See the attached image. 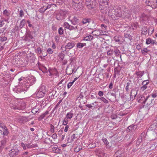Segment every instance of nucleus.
<instances>
[{
	"label": "nucleus",
	"instance_id": "nucleus-1",
	"mask_svg": "<svg viewBox=\"0 0 157 157\" xmlns=\"http://www.w3.org/2000/svg\"><path fill=\"white\" fill-rule=\"evenodd\" d=\"M36 82V78L34 77L29 78L26 81H24L22 85L17 88V93H21L26 91L29 86L34 84Z\"/></svg>",
	"mask_w": 157,
	"mask_h": 157
},
{
	"label": "nucleus",
	"instance_id": "nucleus-2",
	"mask_svg": "<svg viewBox=\"0 0 157 157\" xmlns=\"http://www.w3.org/2000/svg\"><path fill=\"white\" fill-rule=\"evenodd\" d=\"M22 104H23V105L21 106V104L18 102L17 100L13 98L11 99L10 101V106L13 109H23L25 108V105L24 103H21V105Z\"/></svg>",
	"mask_w": 157,
	"mask_h": 157
},
{
	"label": "nucleus",
	"instance_id": "nucleus-3",
	"mask_svg": "<svg viewBox=\"0 0 157 157\" xmlns=\"http://www.w3.org/2000/svg\"><path fill=\"white\" fill-rule=\"evenodd\" d=\"M109 0H100V8L102 13L106 14L109 8Z\"/></svg>",
	"mask_w": 157,
	"mask_h": 157
},
{
	"label": "nucleus",
	"instance_id": "nucleus-4",
	"mask_svg": "<svg viewBox=\"0 0 157 157\" xmlns=\"http://www.w3.org/2000/svg\"><path fill=\"white\" fill-rule=\"evenodd\" d=\"M140 99L142 100H144L143 103L144 104V105H145L147 107L151 106L153 104V101L154 99L152 98V97L151 96L148 95L146 96L145 98L144 96H142L141 97V98Z\"/></svg>",
	"mask_w": 157,
	"mask_h": 157
},
{
	"label": "nucleus",
	"instance_id": "nucleus-5",
	"mask_svg": "<svg viewBox=\"0 0 157 157\" xmlns=\"http://www.w3.org/2000/svg\"><path fill=\"white\" fill-rule=\"evenodd\" d=\"M98 0H86V5L87 8L90 9L94 7L98 4Z\"/></svg>",
	"mask_w": 157,
	"mask_h": 157
},
{
	"label": "nucleus",
	"instance_id": "nucleus-6",
	"mask_svg": "<svg viewBox=\"0 0 157 157\" xmlns=\"http://www.w3.org/2000/svg\"><path fill=\"white\" fill-rule=\"evenodd\" d=\"M9 132L7 127L3 124H0V134L6 136L8 135Z\"/></svg>",
	"mask_w": 157,
	"mask_h": 157
},
{
	"label": "nucleus",
	"instance_id": "nucleus-7",
	"mask_svg": "<svg viewBox=\"0 0 157 157\" xmlns=\"http://www.w3.org/2000/svg\"><path fill=\"white\" fill-rule=\"evenodd\" d=\"M84 2L72 3V6L74 9L77 10H82L83 7Z\"/></svg>",
	"mask_w": 157,
	"mask_h": 157
},
{
	"label": "nucleus",
	"instance_id": "nucleus-8",
	"mask_svg": "<svg viewBox=\"0 0 157 157\" xmlns=\"http://www.w3.org/2000/svg\"><path fill=\"white\" fill-rule=\"evenodd\" d=\"M67 13V12L66 11L60 10L59 13L56 14V19L60 20L64 19Z\"/></svg>",
	"mask_w": 157,
	"mask_h": 157
},
{
	"label": "nucleus",
	"instance_id": "nucleus-9",
	"mask_svg": "<svg viewBox=\"0 0 157 157\" xmlns=\"http://www.w3.org/2000/svg\"><path fill=\"white\" fill-rule=\"evenodd\" d=\"M146 3L148 6L151 7L153 9L157 8V0H146Z\"/></svg>",
	"mask_w": 157,
	"mask_h": 157
},
{
	"label": "nucleus",
	"instance_id": "nucleus-10",
	"mask_svg": "<svg viewBox=\"0 0 157 157\" xmlns=\"http://www.w3.org/2000/svg\"><path fill=\"white\" fill-rule=\"evenodd\" d=\"M20 154L19 151L17 149L13 148L9 151V155L11 157L15 156Z\"/></svg>",
	"mask_w": 157,
	"mask_h": 157
},
{
	"label": "nucleus",
	"instance_id": "nucleus-11",
	"mask_svg": "<svg viewBox=\"0 0 157 157\" xmlns=\"http://www.w3.org/2000/svg\"><path fill=\"white\" fill-rule=\"evenodd\" d=\"M33 33L31 31H29L27 32L24 37V40L26 41H30L31 39L33 38Z\"/></svg>",
	"mask_w": 157,
	"mask_h": 157
},
{
	"label": "nucleus",
	"instance_id": "nucleus-12",
	"mask_svg": "<svg viewBox=\"0 0 157 157\" xmlns=\"http://www.w3.org/2000/svg\"><path fill=\"white\" fill-rule=\"evenodd\" d=\"M150 29H149L148 31V28L147 26H142L141 29V35L145 36H146L147 35H149Z\"/></svg>",
	"mask_w": 157,
	"mask_h": 157
},
{
	"label": "nucleus",
	"instance_id": "nucleus-13",
	"mask_svg": "<svg viewBox=\"0 0 157 157\" xmlns=\"http://www.w3.org/2000/svg\"><path fill=\"white\" fill-rule=\"evenodd\" d=\"M49 98L51 99L55 98L58 95V93L55 90H52L49 94Z\"/></svg>",
	"mask_w": 157,
	"mask_h": 157
},
{
	"label": "nucleus",
	"instance_id": "nucleus-14",
	"mask_svg": "<svg viewBox=\"0 0 157 157\" xmlns=\"http://www.w3.org/2000/svg\"><path fill=\"white\" fill-rule=\"evenodd\" d=\"M21 145L24 150H26L27 148H29L34 147L33 144H32L31 143L27 144H24L23 142H21Z\"/></svg>",
	"mask_w": 157,
	"mask_h": 157
},
{
	"label": "nucleus",
	"instance_id": "nucleus-15",
	"mask_svg": "<svg viewBox=\"0 0 157 157\" xmlns=\"http://www.w3.org/2000/svg\"><path fill=\"white\" fill-rule=\"evenodd\" d=\"M124 10L122 11L121 9H116L115 10V15L117 17H121L124 16Z\"/></svg>",
	"mask_w": 157,
	"mask_h": 157
},
{
	"label": "nucleus",
	"instance_id": "nucleus-16",
	"mask_svg": "<svg viewBox=\"0 0 157 157\" xmlns=\"http://www.w3.org/2000/svg\"><path fill=\"white\" fill-rule=\"evenodd\" d=\"M108 10V15L109 16H111L113 15H115L116 9H114L112 6L109 7Z\"/></svg>",
	"mask_w": 157,
	"mask_h": 157
},
{
	"label": "nucleus",
	"instance_id": "nucleus-17",
	"mask_svg": "<svg viewBox=\"0 0 157 157\" xmlns=\"http://www.w3.org/2000/svg\"><path fill=\"white\" fill-rule=\"evenodd\" d=\"M71 24L74 25H77L79 23V19L77 17H74L73 18L71 19H69Z\"/></svg>",
	"mask_w": 157,
	"mask_h": 157
},
{
	"label": "nucleus",
	"instance_id": "nucleus-18",
	"mask_svg": "<svg viewBox=\"0 0 157 157\" xmlns=\"http://www.w3.org/2000/svg\"><path fill=\"white\" fill-rule=\"evenodd\" d=\"M124 16L126 17L129 18L131 15V12L127 9L124 8Z\"/></svg>",
	"mask_w": 157,
	"mask_h": 157
},
{
	"label": "nucleus",
	"instance_id": "nucleus-19",
	"mask_svg": "<svg viewBox=\"0 0 157 157\" xmlns=\"http://www.w3.org/2000/svg\"><path fill=\"white\" fill-rule=\"evenodd\" d=\"M75 45V44L73 42H69L65 46V48L66 50L67 49H71L73 48Z\"/></svg>",
	"mask_w": 157,
	"mask_h": 157
},
{
	"label": "nucleus",
	"instance_id": "nucleus-20",
	"mask_svg": "<svg viewBox=\"0 0 157 157\" xmlns=\"http://www.w3.org/2000/svg\"><path fill=\"white\" fill-rule=\"evenodd\" d=\"M148 83L149 82L147 80H145L142 83V84L143 85V86L141 87L140 90L142 91H143L144 90H146L147 88V85L148 84Z\"/></svg>",
	"mask_w": 157,
	"mask_h": 157
},
{
	"label": "nucleus",
	"instance_id": "nucleus-21",
	"mask_svg": "<svg viewBox=\"0 0 157 157\" xmlns=\"http://www.w3.org/2000/svg\"><path fill=\"white\" fill-rule=\"evenodd\" d=\"M137 128V126L136 125L132 124L127 127L126 131L127 132H129L132 130H135Z\"/></svg>",
	"mask_w": 157,
	"mask_h": 157
},
{
	"label": "nucleus",
	"instance_id": "nucleus-22",
	"mask_svg": "<svg viewBox=\"0 0 157 157\" xmlns=\"http://www.w3.org/2000/svg\"><path fill=\"white\" fill-rule=\"evenodd\" d=\"M143 71H136L134 74L135 77L138 78L141 77L144 75Z\"/></svg>",
	"mask_w": 157,
	"mask_h": 157
},
{
	"label": "nucleus",
	"instance_id": "nucleus-23",
	"mask_svg": "<svg viewBox=\"0 0 157 157\" xmlns=\"http://www.w3.org/2000/svg\"><path fill=\"white\" fill-rule=\"evenodd\" d=\"M146 44H151L154 45L155 44L154 41L150 38H148L146 40Z\"/></svg>",
	"mask_w": 157,
	"mask_h": 157
},
{
	"label": "nucleus",
	"instance_id": "nucleus-24",
	"mask_svg": "<svg viewBox=\"0 0 157 157\" xmlns=\"http://www.w3.org/2000/svg\"><path fill=\"white\" fill-rule=\"evenodd\" d=\"M91 19L88 18H84L82 19V22L83 24H86L87 23H89L91 21Z\"/></svg>",
	"mask_w": 157,
	"mask_h": 157
},
{
	"label": "nucleus",
	"instance_id": "nucleus-25",
	"mask_svg": "<svg viewBox=\"0 0 157 157\" xmlns=\"http://www.w3.org/2000/svg\"><path fill=\"white\" fill-rule=\"evenodd\" d=\"M131 83L130 82H128L126 84L125 87V90L127 92H128L129 89H131Z\"/></svg>",
	"mask_w": 157,
	"mask_h": 157
},
{
	"label": "nucleus",
	"instance_id": "nucleus-26",
	"mask_svg": "<svg viewBox=\"0 0 157 157\" xmlns=\"http://www.w3.org/2000/svg\"><path fill=\"white\" fill-rule=\"evenodd\" d=\"M93 36L90 35L84 37V40L86 41H90L93 40Z\"/></svg>",
	"mask_w": 157,
	"mask_h": 157
},
{
	"label": "nucleus",
	"instance_id": "nucleus-27",
	"mask_svg": "<svg viewBox=\"0 0 157 157\" xmlns=\"http://www.w3.org/2000/svg\"><path fill=\"white\" fill-rule=\"evenodd\" d=\"M43 52L42 50H41V48L40 47L38 48L36 50V52L38 53L39 54H40L41 53H42V54L43 55V56L45 57L47 56V54H44L43 55Z\"/></svg>",
	"mask_w": 157,
	"mask_h": 157
},
{
	"label": "nucleus",
	"instance_id": "nucleus-28",
	"mask_svg": "<svg viewBox=\"0 0 157 157\" xmlns=\"http://www.w3.org/2000/svg\"><path fill=\"white\" fill-rule=\"evenodd\" d=\"M121 36L119 35L116 36L114 37V40L116 42H118V43L120 42H121L120 40L121 39Z\"/></svg>",
	"mask_w": 157,
	"mask_h": 157
},
{
	"label": "nucleus",
	"instance_id": "nucleus-29",
	"mask_svg": "<svg viewBox=\"0 0 157 157\" xmlns=\"http://www.w3.org/2000/svg\"><path fill=\"white\" fill-rule=\"evenodd\" d=\"M3 14L6 17H9L10 13L6 10H5L3 12Z\"/></svg>",
	"mask_w": 157,
	"mask_h": 157
},
{
	"label": "nucleus",
	"instance_id": "nucleus-30",
	"mask_svg": "<svg viewBox=\"0 0 157 157\" xmlns=\"http://www.w3.org/2000/svg\"><path fill=\"white\" fill-rule=\"evenodd\" d=\"M38 91L45 94L46 93V90L45 89V86H41L39 88Z\"/></svg>",
	"mask_w": 157,
	"mask_h": 157
},
{
	"label": "nucleus",
	"instance_id": "nucleus-31",
	"mask_svg": "<svg viewBox=\"0 0 157 157\" xmlns=\"http://www.w3.org/2000/svg\"><path fill=\"white\" fill-rule=\"evenodd\" d=\"M7 139L4 138L3 139V140L1 142V145L0 146L1 147V148H4L5 146L6 142Z\"/></svg>",
	"mask_w": 157,
	"mask_h": 157
},
{
	"label": "nucleus",
	"instance_id": "nucleus-32",
	"mask_svg": "<svg viewBox=\"0 0 157 157\" xmlns=\"http://www.w3.org/2000/svg\"><path fill=\"white\" fill-rule=\"evenodd\" d=\"M52 151L55 153H59L60 152V150L59 148L57 147H54L52 148Z\"/></svg>",
	"mask_w": 157,
	"mask_h": 157
},
{
	"label": "nucleus",
	"instance_id": "nucleus-33",
	"mask_svg": "<svg viewBox=\"0 0 157 157\" xmlns=\"http://www.w3.org/2000/svg\"><path fill=\"white\" fill-rule=\"evenodd\" d=\"M86 45V44L85 43H78L77 44L76 46L78 48H81Z\"/></svg>",
	"mask_w": 157,
	"mask_h": 157
},
{
	"label": "nucleus",
	"instance_id": "nucleus-34",
	"mask_svg": "<svg viewBox=\"0 0 157 157\" xmlns=\"http://www.w3.org/2000/svg\"><path fill=\"white\" fill-rule=\"evenodd\" d=\"M45 94L38 91L36 93L37 96L39 98H42L44 96Z\"/></svg>",
	"mask_w": 157,
	"mask_h": 157
},
{
	"label": "nucleus",
	"instance_id": "nucleus-35",
	"mask_svg": "<svg viewBox=\"0 0 157 157\" xmlns=\"http://www.w3.org/2000/svg\"><path fill=\"white\" fill-rule=\"evenodd\" d=\"M73 113L71 112H70L67 113L66 118L67 119H71L72 118L73 116Z\"/></svg>",
	"mask_w": 157,
	"mask_h": 157
},
{
	"label": "nucleus",
	"instance_id": "nucleus-36",
	"mask_svg": "<svg viewBox=\"0 0 157 157\" xmlns=\"http://www.w3.org/2000/svg\"><path fill=\"white\" fill-rule=\"evenodd\" d=\"M65 55L62 53H60L58 55V57L59 58L60 60L62 61L65 56Z\"/></svg>",
	"mask_w": 157,
	"mask_h": 157
},
{
	"label": "nucleus",
	"instance_id": "nucleus-37",
	"mask_svg": "<svg viewBox=\"0 0 157 157\" xmlns=\"http://www.w3.org/2000/svg\"><path fill=\"white\" fill-rule=\"evenodd\" d=\"M82 149V147L80 146H77L74 149V151L75 152H78L81 150Z\"/></svg>",
	"mask_w": 157,
	"mask_h": 157
},
{
	"label": "nucleus",
	"instance_id": "nucleus-38",
	"mask_svg": "<svg viewBox=\"0 0 157 157\" xmlns=\"http://www.w3.org/2000/svg\"><path fill=\"white\" fill-rule=\"evenodd\" d=\"M26 21L25 19H23L20 22V28H23L25 25V23Z\"/></svg>",
	"mask_w": 157,
	"mask_h": 157
},
{
	"label": "nucleus",
	"instance_id": "nucleus-39",
	"mask_svg": "<svg viewBox=\"0 0 157 157\" xmlns=\"http://www.w3.org/2000/svg\"><path fill=\"white\" fill-rule=\"evenodd\" d=\"M69 30H75L78 29V26L76 25L75 26H73L71 25H70V27H69Z\"/></svg>",
	"mask_w": 157,
	"mask_h": 157
},
{
	"label": "nucleus",
	"instance_id": "nucleus-40",
	"mask_svg": "<svg viewBox=\"0 0 157 157\" xmlns=\"http://www.w3.org/2000/svg\"><path fill=\"white\" fill-rule=\"evenodd\" d=\"M62 101V100H60L58 102V103L57 104L55 107L54 108V109H53L52 110V112H53L59 106V105L61 103V102Z\"/></svg>",
	"mask_w": 157,
	"mask_h": 157
},
{
	"label": "nucleus",
	"instance_id": "nucleus-41",
	"mask_svg": "<svg viewBox=\"0 0 157 157\" xmlns=\"http://www.w3.org/2000/svg\"><path fill=\"white\" fill-rule=\"evenodd\" d=\"M46 6H44L41 7V8L39 10V12L41 13H43L44 11L46 10Z\"/></svg>",
	"mask_w": 157,
	"mask_h": 157
},
{
	"label": "nucleus",
	"instance_id": "nucleus-42",
	"mask_svg": "<svg viewBox=\"0 0 157 157\" xmlns=\"http://www.w3.org/2000/svg\"><path fill=\"white\" fill-rule=\"evenodd\" d=\"M98 99H100L101 100L103 101L105 103L107 104L108 103V101L104 97H101V98H98Z\"/></svg>",
	"mask_w": 157,
	"mask_h": 157
},
{
	"label": "nucleus",
	"instance_id": "nucleus-43",
	"mask_svg": "<svg viewBox=\"0 0 157 157\" xmlns=\"http://www.w3.org/2000/svg\"><path fill=\"white\" fill-rule=\"evenodd\" d=\"M124 37L125 38H128L130 40L132 39V36L131 35L128 34H125L124 35Z\"/></svg>",
	"mask_w": 157,
	"mask_h": 157
},
{
	"label": "nucleus",
	"instance_id": "nucleus-44",
	"mask_svg": "<svg viewBox=\"0 0 157 157\" xmlns=\"http://www.w3.org/2000/svg\"><path fill=\"white\" fill-rule=\"evenodd\" d=\"M147 48H144L143 50L141 51V52L142 54H143L144 55H146L147 53L148 52Z\"/></svg>",
	"mask_w": 157,
	"mask_h": 157
},
{
	"label": "nucleus",
	"instance_id": "nucleus-45",
	"mask_svg": "<svg viewBox=\"0 0 157 157\" xmlns=\"http://www.w3.org/2000/svg\"><path fill=\"white\" fill-rule=\"evenodd\" d=\"M70 25L68 24V23L67 22H65L63 24V26L67 29H69V27H70Z\"/></svg>",
	"mask_w": 157,
	"mask_h": 157
},
{
	"label": "nucleus",
	"instance_id": "nucleus-46",
	"mask_svg": "<svg viewBox=\"0 0 157 157\" xmlns=\"http://www.w3.org/2000/svg\"><path fill=\"white\" fill-rule=\"evenodd\" d=\"M68 119L67 118L65 117L63 120V125H66L68 123Z\"/></svg>",
	"mask_w": 157,
	"mask_h": 157
},
{
	"label": "nucleus",
	"instance_id": "nucleus-47",
	"mask_svg": "<svg viewBox=\"0 0 157 157\" xmlns=\"http://www.w3.org/2000/svg\"><path fill=\"white\" fill-rule=\"evenodd\" d=\"M58 33L59 35H62L63 33V29L62 27H60L58 29Z\"/></svg>",
	"mask_w": 157,
	"mask_h": 157
},
{
	"label": "nucleus",
	"instance_id": "nucleus-48",
	"mask_svg": "<svg viewBox=\"0 0 157 157\" xmlns=\"http://www.w3.org/2000/svg\"><path fill=\"white\" fill-rule=\"evenodd\" d=\"M83 95L82 93H80L77 96V98L79 100L83 98Z\"/></svg>",
	"mask_w": 157,
	"mask_h": 157
},
{
	"label": "nucleus",
	"instance_id": "nucleus-49",
	"mask_svg": "<svg viewBox=\"0 0 157 157\" xmlns=\"http://www.w3.org/2000/svg\"><path fill=\"white\" fill-rule=\"evenodd\" d=\"M94 32L95 33H99L100 35L101 36L102 35H103V34L104 33V32H105L103 31L102 30H95Z\"/></svg>",
	"mask_w": 157,
	"mask_h": 157
},
{
	"label": "nucleus",
	"instance_id": "nucleus-50",
	"mask_svg": "<svg viewBox=\"0 0 157 157\" xmlns=\"http://www.w3.org/2000/svg\"><path fill=\"white\" fill-rule=\"evenodd\" d=\"M88 147H89L92 148H94L96 147V144L95 143H94L93 144H89L88 145Z\"/></svg>",
	"mask_w": 157,
	"mask_h": 157
},
{
	"label": "nucleus",
	"instance_id": "nucleus-51",
	"mask_svg": "<svg viewBox=\"0 0 157 157\" xmlns=\"http://www.w3.org/2000/svg\"><path fill=\"white\" fill-rule=\"evenodd\" d=\"M50 131L52 133H54L55 132L54 130V126L52 125V124H50Z\"/></svg>",
	"mask_w": 157,
	"mask_h": 157
},
{
	"label": "nucleus",
	"instance_id": "nucleus-52",
	"mask_svg": "<svg viewBox=\"0 0 157 157\" xmlns=\"http://www.w3.org/2000/svg\"><path fill=\"white\" fill-rule=\"evenodd\" d=\"M45 142L47 144H49L50 143H52V140H50V138H46L45 140Z\"/></svg>",
	"mask_w": 157,
	"mask_h": 157
},
{
	"label": "nucleus",
	"instance_id": "nucleus-53",
	"mask_svg": "<svg viewBox=\"0 0 157 157\" xmlns=\"http://www.w3.org/2000/svg\"><path fill=\"white\" fill-rule=\"evenodd\" d=\"M102 140L105 144H106V145H108L109 144V143L106 138H103L102 139Z\"/></svg>",
	"mask_w": 157,
	"mask_h": 157
},
{
	"label": "nucleus",
	"instance_id": "nucleus-54",
	"mask_svg": "<svg viewBox=\"0 0 157 157\" xmlns=\"http://www.w3.org/2000/svg\"><path fill=\"white\" fill-rule=\"evenodd\" d=\"M7 39V37L6 36H1L0 37V41L2 42H3Z\"/></svg>",
	"mask_w": 157,
	"mask_h": 157
},
{
	"label": "nucleus",
	"instance_id": "nucleus-55",
	"mask_svg": "<svg viewBox=\"0 0 157 157\" xmlns=\"http://www.w3.org/2000/svg\"><path fill=\"white\" fill-rule=\"evenodd\" d=\"M132 26L134 27L133 29H136L138 26V24L137 23H133L132 24Z\"/></svg>",
	"mask_w": 157,
	"mask_h": 157
},
{
	"label": "nucleus",
	"instance_id": "nucleus-56",
	"mask_svg": "<svg viewBox=\"0 0 157 157\" xmlns=\"http://www.w3.org/2000/svg\"><path fill=\"white\" fill-rule=\"evenodd\" d=\"M113 49H110L107 52V55L109 56H111L113 54Z\"/></svg>",
	"mask_w": 157,
	"mask_h": 157
},
{
	"label": "nucleus",
	"instance_id": "nucleus-57",
	"mask_svg": "<svg viewBox=\"0 0 157 157\" xmlns=\"http://www.w3.org/2000/svg\"><path fill=\"white\" fill-rule=\"evenodd\" d=\"M115 53V55L116 56H118L119 55L120 53V51L119 50L116 49L114 52Z\"/></svg>",
	"mask_w": 157,
	"mask_h": 157
},
{
	"label": "nucleus",
	"instance_id": "nucleus-58",
	"mask_svg": "<svg viewBox=\"0 0 157 157\" xmlns=\"http://www.w3.org/2000/svg\"><path fill=\"white\" fill-rule=\"evenodd\" d=\"M149 96H151L152 97V98H155L157 97V94L156 93H153L152 94L149 95Z\"/></svg>",
	"mask_w": 157,
	"mask_h": 157
},
{
	"label": "nucleus",
	"instance_id": "nucleus-59",
	"mask_svg": "<svg viewBox=\"0 0 157 157\" xmlns=\"http://www.w3.org/2000/svg\"><path fill=\"white\" fill-rule=\"evenodd\" d=\"M4 24V21L2 19L0 20V27L3 26Z\"/></svg>",
	"mask_w": 157,
	"mask_h": 157
},
{
	"label": "nucleus",
	"instance_id": "nucleus-60",
	"mask_svg": "<svg viewBox=\"0 0 157 157\" xmlns=\"http://www.w3.org/2000/svg\"><path fill=\"white\" fill-rule=\"evenodd\" d=\"M119 153V151L116 152L114 155L115 157H121V154H120Z\"/></svg>",
	"mask_w": 157,
	"mask_h": 157
},
{
	"label": "nucleus",
	"instance_id": "nucleus-61",
	"mask_svg": "<svg viewBox=\"0 0 157 157\" xmlns=\"http://www.w3.org/2000/svg\"><path fill=\"white\" fill-rule=\"evenodd\" d=\"M27 22L28 24V26L29 27H32L33 28V25L31 24H30V21L29 20H27Z\"/></svg>",
	"mask_w": 157,
	"mask_h": 157
},
{
	"label": "nucleus",
	"instance_id": "nucleus-62",
	"mask_svg": "<svg viewBox=\"0 0 157 157\" xmlns=\"http://www.w3.org/2000/svg\"><path fill=\"white\" fill-rule=\"evenodd\" d=\"M47 52L49 54H51L52 53L53 51L52 50L51 48H48L47 50Z\"/></svg>",
	"mask_w": 157,
	"mask_h": 157
},
{
	"label": "nucleus",
	"instance_id": "nucleus-63",
	"mask_svg": "<svg viewBox=\"0 0 157 157\" xmlns=\"http://www.w3.org/2000/svg\"><path fill=\"white\" fill-rule=\"evenodd\" d=\"M45 117L44 113L41 114L40 117L39 118L38 120H40L44 118Z\"/></svg>",
	"mask_w": 157,
	"mask_h": 157
},
{
	"label": "nucleus",
	"instance_id": "nucleus-64",
	"mask_svg": "<svg viewBox=\"0 0 157 157\" xmlns=\"http://www.w3.org/2000/svg\"><path fill=\"white\" fill-rule=\"evenodd\" d=\"M24 15V12L23 10H21L19 12L20 17H22Z\"/></svg>",
	"mask_w": 157,
	"mask_h": 157
}]
</instances>
